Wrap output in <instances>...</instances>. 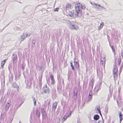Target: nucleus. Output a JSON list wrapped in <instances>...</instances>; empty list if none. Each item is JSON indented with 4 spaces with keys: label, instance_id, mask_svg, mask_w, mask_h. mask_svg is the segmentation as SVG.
<instances>
[{
    "label": "nucleus",
    "instance_id": "1",
    "mask_svg": "<svg viewBox=\"0 0 123 123\" xmlns=\"http://www.w3.org/2000/svg\"><path fill=\"white\" fill-rule=\"evenodd\" d=\"M77 6H75V14L76 17H80L82 15V9H84L85 8V7L84 5H82L80 3L78 2H77Z\"/></svg>",
    "mask_w": 123,
    "mask_h": 123
},
{
    "label": "nucleus",
    "instance_id": "2",
    "mask_svg": "<svg viewBox=\"0 0 123 123\" xmlns=\"http://www.w3.org/2000/svg\"><path fill=\"white\" fill-rule=\"evenodd\" d=\"M74 64V67L78 72L79 74H80V65L79 62V60L77 59L75 57H74V59L73 62Z\"/></svg>",
    "mask_w": 123,
    "mask_h": 123
},
{
    "label": "nucleus",
    "instance_id": "3",
    "mask_svg": "<svg viewBox=\"0 0 123 123\" xmlns=\"http://www.w3.org/2000/svg\"><path fill=\"white\" fill-rule=\"evenodd\" d=\"M28 5H26L23 8L22 10V12L23 14H27L26 15H27L30 13V9L28 7Z\"/></svg>",
    "mask_w": 123,
    "mask_h": 123
},
{
    "label": "nucleus",
    "instance_id": "4",
    "mask_svg": "<svg viewBox=\"0 0 123 123\" xmlns=\"http://www.w3.org/2000/svg\"><path fill=\"white\" fill-rule=\"evenodd\" d=\"M78 90L77 87H74L73 89V97L74 100L77 99V97Z\"/></svg>",
    "mask_w": 123,
    "mask_h": 123
},
{
    "label": "nucleus",
    "instance_id": "5",
    "mask_svg": "<svg viewBox=\"0 0 123 123\" xmlns=\"http://www.w3.org/2000/svg\"><path fill=\"white\" fill-rule=\"evenodd\" d=\"M12 61L13 64H15L18 61L17 56L16 54H13L12 56Z\"/></svg>",
    "mask_w": 123,
    "mask_h": 123
},
{
    "label": "nucleus",
    "instance_id": "6",
    "mask_svg": "<svg viewBox=\"0 0 123 123\" xmlns=\"http://www.w3.org/2000/svg\"><path fill=\"white\" fill-rule=\"evenodd\" d=\"M42 90H43L44 92L45 93H49L50 92V90L46 85H45L43 86Z\"/></svg>",
    "mask_w": 123,
    "mask_h": 123
},
{
    "label": "nucleus",
    "instance_id": "7",
    "mask_svg": "<svg viewBox=\"0 0 123 123\" xmlns=\"http://www.w3.org/2000/svg\"><path fill=\"white\" fill-rule=\"evenodd\" d=\"M106 59L105 57H101L100 59V64L103 66L105 67V63Z\"/></svg>",
    "mask_w": 123,
    "mask_h": 123
},
{
    "label": "nucleus",
    "instance_id": "8",
    "mask_svg": "<svg viewBox=\"0 0 123 123\" xmlns=\"http://www.w3.org/2000/svg\"><path fill=\"white\" fill-rule=\"evenodd\" d=\"M67 14L70 17H72L73 15L74 14V10H73L71 11H69L68 10H67L66 11Z\"/></svg>",
    "mask_w": 123,
    "mask_h": 123
},
{
    "label": "nucleus",
    "instance_id": "9",
    "mask_svg": "<svg viewBox=\"0 0 123 123\" xmlns=\"http://www.w3.org/2000/svg\"><path fill=\"white\" fill-rule=\"evenodd\" d=\"M52 99L53 100L55 99L57 96L56 94V91L55 89H54L52 90Z\"/></svg>",
    "mask_w": 123,
    "mask_h": 123
},
{
    "label": "nucleus",
    "instance_id": "10",
    "mask_svg": "<svg viewBox=\"0 0 123 123\" xmlns=\"http://www.w3.org/2000/svg\"><path fill=\"white\" fill-rule=\"evenodd\" d=\"M49 74L50 78L51 79V84L52 85H53L55 83V81L54 78V76L53 74H50V73H49Z\"/></svg>",
    "mask_w": 123,
    "mask_h": 123
},
{
    "label": "nucleus",
    "instance_id": "11",
    "mask_svg": "<svg viewBox=\"0 0 123 123\" xmlns=\"http://www.w3.org/2000/svg\"><path fill=\"white\" fill-rule=\"evenodd\" d=\"M70 66L72 68V70L74 72V74L76 75L77 72L75 70V68L73 64V62L72 61L70 62Z\"/></svg>",
    "mask_w": 123,
    "mask_h": 123
},
{
    "label": "nucleus",
    "instance_id": "12",
    "mask_svg": "<svg viewBox=\"0 0 123 123\" xmlns=\"http://www.w3.org/2000/svg\"><path fill=\"white\" fill-rule=\"evenodd\" d=\"M61 83L60 81L58 82L57 85V89L58 92H60L61 90L62 86L61 85Z\"/></svg>",
    "mask_w": 123,
    "mask_h": 123
},
{
    "label": "nucleus",
    "instance_id": "13",
    "mask_svg": "<svg viewBox=\"0 0 123 123\" xmlns=\"http://www.w3.org/2000/svg\"><path fill=\"white\" fill-rule=\"evenodd\" d=\"M25 34L24 33L22 34L20 36V43L22 41H24L25 40L26 37H25Z\"/></svg>",
    "mask_w": 123,
    "mask_h": 123
},
{
    "label": "nucleus",
    "instance_id": "14",
    "mask_svg": "<svg viewBox=\"0 0 123 123\" xmlns=\"http://www.w3.org/2000/svg\"><path fill=\"white\" fill-rule=\"evenodd\" d=\"M69 27L72 29L76 30V27H75V23H71L70 24Z\"/></svg>",
    "mask_w": 123,
    "mask_h": 123
},
{
    "label": "nucleus",
    "instance_id": "15",
    "mask_svg": "<svg viewBox=\"0 0 123 123\" xmlns=\"http://www.w3.org/2000/svg\"><path fill=\"white\" fill-rule=\"evenodd\" d=\"M114 65L113 69V73H114L115 72V73H118L117 68V67L116 66V63L115 62Z\"/></svg>",
    "mask_w": 123,
    "mask_h": 123
},
{
    "label": "nucleus",
    "instance_id": "16",
    "mask_svg": "<svg viewBox=\"0 0 123 123\" xmlns=\"http://www.w3.org/2000/svg\"><path fill=\"white\" fill-rule=\"evenodd\" d=\"M20 73L18 71V72L16 73L15 75V79L16 80L17 79H18V78L19 79V77L20 76Z\"/></svg>",
    "mask_w": 123,
    "mask_h": 123
},
{
    "label": "nucleus",
    "instance_id": "17",
    "mask_svg": "<svg viewBox=\"0 0 123 123\" xmlns=\"http://www.w3.org/2000/svg\"><path fill=\"white\" fill-rule=\"evenodd\" d=\"M12 87L17 89L18 91L19 87L17 85V84L15 83H13L12 84Z\"/></svg>",
    "mask_w": 123,
    "mask_h": 123
},
{
    "label": "nucleus",
    "instance_id": "18",
    "mask_svg": "<svg viewBox=\"0 0 123 123\" xmlns=\"http://www.w3.org/2000/svg\"><path fill=\"white\" fill-rule=\"evenodd\" d=\"M36 42L35 39V38H33L32 39V45L31 46V47L32 48H33L35 46V44L36 43Z\"/></svg>",
    "mask_w": 123,
    "mask_h": 123
},
{
    "label": "nucleus",
    "instance_id": "19",
    "mask_svg": "<svg viewBox=\"0 0 123 123\" xmlns=\"http://www.w3.org/2000/svg\"><path fill=\"white\" fill-rule=\"evenodd\" d=\"M92 90H90L89 92V95L88 96V98H89L88 100H90V99H91L92 97Z\"/></svg>",
    "mask_w": 123,
    "mask_h": 123
},
{
    "label": "nucleus",
    "instance_id": "20",
    "mask_svg": "<svg viewBox=\"0 0 123 123\" xmlns=\"http://www.w3.org/2000/svg\"><path fill=\"white\" fill-rule=\"evenodd\" d=\"M121 90H118V95L117 97V100L118 99V100H121V96L120 94V92Z\"/></svg>",
    "mask_w": 123,
    "mask_h": 123
},
{
    "label": "nucleus",
    "instance_id": "21",
    "mask_svg": "<svg viewBox=\"0 0 123 123\" xmlns=\"http://www.w3.org/2000/svg\"><path fill=\"white\" fill-rule=\"evenodd\" d=\"M119 114V117L120 122H121L123 119V114H122L121 111H119L118 112Z\"/></svg>",
    "mask_w": 123,
    "mask_h": 123
},
{
    "label": "nucleus",
    "instance_id": "22",
    "mask_svg": "<svg viewBox=\"0 0 123 123\" xmlns=\"http://www.w3.org/2000/svg\"><path fill=\"white\" fill-rule=\"evenodd\" d=\"M99 91L95 87L94 90H93V95H96L97 94V93Z\"/></svg>",
    "mask_w": 123,
    "mask_h": 123
},
{
    "label": "nucleus",
    "instance_id": "23",
    "mask_svg": "<svg viewBox=\"0 0 123 123\" xmlns=\"http://www.w3.org/2000/svg\"><path fill=\"white\" fill-rule=\"evenodd\" d=\"M99 118V116L97 115H95L93 117L94 119L95 120H98Z\"/></svg>",
    "mask_w": 123,
    "mask_h": 123
},
{
    "label": "nucleus",
    "instance_id": "24",
    "mask_svg": "<svg viewBox=\"0 0 123 123\" xmlns=\"http://www.w3.org/2000/svg\"><path fill=\"white\" fill-rule=\"evenodd\" d=\"M71 5L70 4H68L66 6V8L65 10H68V9H70L71 8Z\"/></svg>",
    "mask_w": 123,
    "mask_h": 123
},
{
    "label": "nucleus",
    "instance_id": "25",
    "mask_svg": "<svg viewBox=\"0 0 123 123\" xmlns=\"http://www.w3.org/2000/svg\"><path fill=\"white\" fill-rule=\"evenodd\" d=\"M11 102L10 101H8L6 106V108L8 109L10 106Z\"/></svg>",
    "mask_w": 123,
    "mask_h": 123
},
{
    "label": "nucleus",
    "instance_id": "26",
    "mask_svg": "<svg viewBox=\"0 0 123 123\" xmlns=\"http://www.w3.org/2000/svg\"><path fill=\"white\" fill-rule=\"evenodd\" d=\"M113 74L114 79L115 80L116 79H117L118 73H115V72L114 73H113Z\"/></svg>",
    "mask_w": 123,
    "mask_h": 123
},
{
    "label": "nucleus",
    "instance_id": "27",
    "mask_svg": "<svg viewBox=\"0 0 123 123\" xmlns=\"http://www.w3.org/2000/svg\"><path fill=\"white\" fill-rule=\"evenodd\" d=\"M40 113L39 111L37 110L36 111V115L37 116V117H39L40 116Z\"/></svg>",
    "mask_w": 123,
    "mask_h": 123
},
{
    "label": "nucleus",
    "instance_id": "28",
    "mask_svg": "<svg viewBox=\"0 0 123 123\" xmlns=\"http://www.w3.org/2000/svg\"><path fill=\"white\" fill-rule=\"evenodd\" d=\"M57 105V103L56 102L54 103L53 105V108L55 109L56 108Z\"/></svg>",
    "mask_w": 123,
    "mask_h": 123
},
{
    "label": "nucleus",
    "instance_id": "29",
    "mask_svg": "<svg viewBox=\"0 0 123 123\" xmlns=\"http://www.w3.org/2000/svg\"><path fill=\"white\" fill-rule=\"evenodd\" d=\"M42 117L43 118H45L47 116L46 113L45 112H44L43 113H42Z\"/></svg>",
    "mask_w": 123,
    "mask_h": 123
},
{
    "label": "nucleus",
    "instance_id": "30",
    "mask_svg": "<svg viewBox=\"0 0 123 123\" xmlns=\"http://www.w3.org/2000/svg\"><path fill=\"white\" fill-rule=\"evenodd\" d=\"M104 25V23L102 22L100 24V25L98 29L99 30H100L103 27Z\"/></svg>",
    "mask_w": 123,
    "mask_h": 123
},
{
    "label": "nucleus",
    "instance_id": "31",
    "mask_svg": "<svg viewBox=\"0 0 123 123\" xmlns=\"http://www.w3.org/2000/svg\"><path fill=\"white\" fill-rule=\"evenodd\" d=\"M99 91L101 89V87L100 86H99V85L98 84L97 85H96V86L95 87Z\"/></svg>",
    "mask_w": 123,
    "mask_h": 123
},
{
    "label": "nucleus",
    "instance_id": "32",
    "mask_svg": "<svg viewBox=\"0 0 123 123\" xmlns=\"http://www.w3.org/2000/svg\"><path fill=\"white\" fill-rule=\"evenodd\" d=\"M110 46L111 47V48L112 49V51L114 53V54H115V50L114 48V46L112 45L111 46L110 45Z\"/></svg>",
    "mask_w": 123,
    "mask_h": 123
},
{
    "label": "nucleus",
    "instance_id": "33",
    "mask_svg": "<svg viewBox=\"0 0 123 123\" xmlns=\"http://www.w3.org/2000/svg\"><path fill=\"white\" fill-rule=\"evenodd\" d=\"M57 78L58 80V82L60 80L61 82V80H62V79L61 78L60 76V74H58L57 75Z\"/></svg>",
    "mask_w": 123,
    "mask_h": 123
},
{
    "label": "nucleus",
    "instance_id": "34",
    "mask_svg": "<svg viewBox=\"0 0 123 123\" xmlns=\"http://www.w3.org/2000/svg\"><path fill=\"white\" fill-rule=\"evenodd\" d=\"M42 81H39V87H40V89H41L42 88Z\"/></svg>",
    "mask_w": 123,
    "mask_h": 123
},
{
    "label": "nucleus",
    "instance_id": "35",
    "mask_svg": "<svg viewBox=\"0 0 123 123\" xmlns=\"http://www.w3.org/2000/svg\"><path fill=\"white\" fill-rule=\"evenodd\" d=\"M111 93H110V94L108 95L107 100H110L111 99L110 98L111 97Z\"/></svg>",
    "mask_w": 123,
    "mask_h": 123
},
{
    "label": "nucleus",
    "instance_id": "36",
    "mask_svg": "<svg viewBox=\"0 0 123 123\" xmlns=\"http://www.w3.org/2000/svg\"><path fill=\"white\" fill-rule=\"evenodd\" d=\"M42 76L41 75L40 76H39V81H42Z\"/></svg>",
    "mask_w": 123,
    "mask_h": 123
},
{
    "label": "nucleus",
    "instance_id": "37",
    "mask_svg": "<svg viewBox=\"0 0 123 123\" xmlns=\"http://www.w3.org/2000/svg\"><path fill=\"white\" fill-rule=\"evenodd\" d=\"M113 38L115 39L118 41V37L115 36V35H114V36L113 37Z\"/></svg>",
    "mask_w": 123,
    "mask_h": 123
},
{
    "label": "nucleus",
    "instance_id": "38",
    "mask_svg": "<svg viewBox=\"0 0 123 123\" xmlns=\"http://www.w3.org/2000/svg\"><path fill=\"white\" fill-rule=\"evenodd\" d=\"M94 82V79H92L91 80V81L89 83V84H93Z\"/></svg>",
    "mask_w": 123,
    "mask_h": 123
},
{
    "label": "nucleus",
    "instance_id": "39",
    "mask_svg": "<svg viewBox=\"0 0 123 123\" xmlns=\"http://www.w3.org/2000/svg\"><path fill=\"white\" fill-rule=\"evenodd\" d=\"M25 34V35H26V36H25V37H29V36H31V34L30 33H29L28 34Z\"/></svg>",
    "mask_w": 123,
    "mask_h": 123
},
{
    "label": "nucleus",
    "instance_id": "40",
    "mask_svg": "<svg viewBox=\"0 0 123 123\" xmlns=\"http://www.w3.org/2000/svg\"><path fill=\"white\" fill-rule=\"evenodd\" d=\"M69 116H67L66 114L64 116L63 118L64 119V120H65Z\"/></svg>",
    "mask_w": 123,
    "mask_h": 123
},
{
    "label": "nucleus",
    "instance_id": "41",
    "mask_svg": "<svg viewBox=\"0 0 123 123\" xmlns=\"http://www.w3.org/2000/svg\"><path fill=\"white\" fill-rule=\"evenodd\" d=\"M12 68V64L11 63L9 64L8 65V68L9 70H10V69L11 68Z\"/></svg>",
    "mask_w": 123,
    "mask_h": 123
},
{
    "label": "nucleus",
    "instance_id": "42",
    "mask_svg": "<svg viewBox=\"0 0 123 123\" xmlns=\"http://www.w3.org/2000/svg\"><path fill=\"white\" fill-rule=\"evenodd\" d=\"M59 9V7H57L54 9V11L55 12H57L58 11Z\"/></svg>",
    "mask_w": 123,
    "mask_h": 123
},
{
    "label": "nucleus",
    "instance_id": "43",
    "mask_svg": "<svg viewBox=\"0 0 123 123\" xmlns=\"http://www.w3.org/2000/svg\"><path fill=\"white\" fill-rule=\"evenodd\" d=\"M123 64H122L120 68V72L122 70V68H123Z\"/></svg>",
    "mask_w": 123,
    "mask_h": 123
},
{
    "label": "nucleus",
    "instance_id": "44",
    "mask_svg": "<svg viewBox=\"0 0 123 123\" xmlns=\"http://www.w3.org/2000/svg\"><path fill=\"white\" fill-rule=\"evenodd\" d=\"M98 123H104V121L103 119L102 120H99L98 121Z\"/></svg>",
    "mask_w": 123,
    "mask_h": 123
},
{
    "label": "nucleus",
    "instance_id": "45",
    "mask_svg": "<svg viewBox=\"0 0 123 123\" xmlns=\"http://www.w3.org/2000/svg\"><path fill=\"white\" fill-rule=\"evenodd\" d=\"M11 78H9V80L10 81H12L13 79V75H11Z\"/></svg>",
    "mask_w": 123,
    "mask_h": 123
},
{
    "label": "nucleus",
    "instance_id": "46",
    "mask_svg": "<svg viewBox=\"0 0 123 123\" xmlns=\"http://www.w3.org/2000/svg\"><path fill=\"white\" fill-rule=\"evenodd\" d=\"M43 67L42 66H41L39 68V70H43Z\"/></svg>",
    "mask_w": 123,
    "mask_h": 123
},
{
    "label": "nucleus",
    "instance_id": "47",
    "mask_svg": "<svg viewBox=\"0 0 123 123\" xmlns=\"http://www.w3.org/2000/svg\"><path fill=\"white\" fill-rule=\"evenodd\" d=\"M89 86H91V87L92 89L93 86V84H89Z\"/></svg>",
    "mask_w": 123,
    "mask_h": 123
},
{
    "label": "nucleus",
    "instance_id": "48",
    "mask_svg": "<svg viewBox=\"0 0 123 123\" xmlns=\"http://www.w3.org/2000/svg\"><path fill=\"white\" fill-rule=\"evenodd\" d=\"M102 80L101 79V82H100V83L99 84H98V85H99V86H100L102 84Z\"/></svg>",
    "mask_w": 123,
    "mask_h": 123
},
{
    "label": "nucleus",
    "instance_id": "49",
    "mask_svg": "<svg viewBox=\"0 0 123 123\" xmlns=\"http://www.w3.org/2000/svg\"><path fill=\"white\" fill-rule=\"evenodd\" d=\"M94 4L96 6H99V7H101V5H100V4H98V5H97V4H96L95 3H94Z\"/></svg>",
    "mask_w": 123,
    "mask_h": 123
},
{
    "label": "nucleus",
    "instance_id": "50",
    "mask_svg": "<svg viewBox=\"0 0 123 123\" xmlns=\"http://www.w3.org/2000/svg\"><path fill=\"white\" fill-rule=\"evenodd\" d=\"M4 64H5L3 62H1V66L2 67L4 65Z\"/></svg>",
    "mask_w": 123,
    "mask_h": 123
},
{
    "label": "nucleus",
    "instance_id": "51",
    "mask_svg": "<svg viewBox=\"0 0 123 123\" xmlns=\"http://www.w3.org/2000/svg\"><path fill=\"white\" fill-rule=\"evenodd\" d=\"M121 55L122 58H123V50H122L121 51Z\"/></svg>",
    "mask_w": 123,
    "mask_h": 123
},
{
    "label": "nucleus",
    "instance_id": "52",
    "mask_svg": "<svg viewBox=\"0 0 123 123\" xmlns=\"http://www.w3.org/2000/svg\"><path fill=\"white\" fill-rule=\"evenodd\" d=\"M7 60V59H4L3 61H2V62H3L5 63L6 62Z\"/></svg>",
    "mask_w": 123,
    "mask_h": 123
},
{
    "label": "nucleus",
    "instance_id": "53",
    "mask_svg": "<svg viewBox=\"0 0 123 123\" xmlns=\"http://www.w3.org/2000/svg\"><path fill=\"white\" fill-rule=\"evenodd\" d=\"M118 60L121 61V56H119L118 57Z\"/></svg>",
    "mask_w": 123,
    "mask_h": 123
},
{
    "label": "nucleus",
    "instance_id": "54",
    "mask_svg": "<svg viewBox=\"0 0 123 123\" xmlns=\"http://www.w3.org/2000/svg\"><path fill=\"white\" fill-rule=\"evenodd\" d=\"M25 68V66L22 65V69L23 71Z\"/></svg>",
    "mask_w": 123,
    "mask_h": 123
},
{
    "label": "nucleus",
    "instance_id": "55",
    "mask_svg": "<svg viewBox=\"0 0 123 123\" xmlns=\"http://www.w3.org/2000/svg\"><path fill=\"white\" fill-rule=\"evenodd\" d=\"M101 9H102V10H103V9H104V10H105V8L103 6H101Z\"/></svg>",
    "mask_w": 123,
    "mask_h": 123
},
{
    "label": "nucleus",
    "instance_id": "56",
    "mask_svg": "<svg viewBox=\"0 0 123 123\" xmlns=\"http://www.w3.org/2000/svg\"><path fill=\"white\" fill-rule=\"evenodd\" d=\"M45 112L44 111V109L42 108V113H43V112Z\"/></svg>",
    "mask_w": 123,
    "mask_h": 123
},
{
    "label": "nucleus",
    "instance_id": "57",
    "mask_svg": "<svg viewBox=\"0 0 123 123\" xmlns=\"http://www.w3.org/2000/svg\"><path fill=\"white\" fill-rule=\"evenodd\" d=\"M98 111L100 113V110L99 108H97Z\"/></svg>",
    "mask_w": 123,
    "mask_h": 123
},
{
    "label": "nucleus",
    "instance_id": "58",
    "mask_svg": "<svg viewBox=\"0 0 123 123\" xmlns=\"http://www.w3.org/2000/svg\"><path fill=\"white\" fill-rule=\"evenodd\" d=\"M83 51L81 52V53L80 54V55L81 56H82L83 55Z\"/></svg>",
    "mask_w": 123,
    "mask_h": 123
},
{
    "label": "nucleus",
    "instance_id": "59",
    "mask_svg": "<svg viewBox=\"0 0 123 123\" xmlns=\"http://www.w3.org/2000/svg\"><path fill=\"white\" fill-rule=\"evenodd\" d=\"M32 98L33 100H36L35 98L33 96H32Z\"/></svg>",
    "mask_w": 123,
    "mask_h": 123
},
{
    "label": "nucleus",
    "instance_id": "60",
    "mask_svg": "<svg viewBox=\"0 0 123 123\" xmlns=\"http://www.w3.org/2000/svg\"><path fill=\"white\" fill-rule=\"evenodd\" d=\"M43 71H44V70H43L42 72H41V75H42H42H43Z\"/></svg>",
    "mask_w": 123,
    "mask_h": 123
},
{
    "label": "nucleus",
    "instance_id": "61",
    "mask_svg": "<svg viewBox=\"0 0 123 123\" xmlns=\"http://www.w3.org/2000/svg\"><path fill=\"white\" fill-rule=\"evenodd\" d=\"M34 105H36V101L35 100V101H34Z\"/></svg>",
    "mask_w": 123,
    "mask_h": 123
},
{
    "label": "nucleus",
    "instance_id": "62",
    "mask_svg": "<svg viewBox=\"0 0 123 123\" xmlns=\"http://www.w3.org/2000/svg\"><path fill=\"white\" fill-rule=\"evenodd\" d=\"M121 86H119L118 88V90H121Z\"/></svg>",
    "mask_w": 123,
    "mask_h": 123
},
{
    "label": "nucleus",
    "instance_id": "63",
    "mask_svg": "<svg viewBox=\"0 0 123 123\" xmlns=\"http://www.w3.org/2000/svg\"><path fill=\"white\" fill-rule=\"evenodd\" d=\"M7 27L6 26V25H5L4 27V28L3 29H2V30H4V29L6 27Z\"/></svg>",
    "mask_w": 123,
    "mask_h": 123
},
{
    "label": "nucleus",
    "instance_id": "64",
    "mask_svg": "<svg viewBox=\"0 0 123 123\" xmlns=\"http://www.w3.org/2000/svg\"><path fill=\"white\" fill-rule=\"evenodd\" d=\"M11 23V22H10L8 24L6 25V27H7L10 24V23Z\"/></svg>",
    "mask_w": 123,
    "mask_h": 123
}]
</instances>
